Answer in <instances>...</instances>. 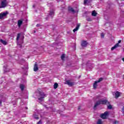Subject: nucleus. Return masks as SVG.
<instances>
[{"label": "nucleus", "mask_w": 124, "mask_h": 124, "mask_svg": "<svg viewBox=\"0 0 124 124\" xmlns=\"http://www.w3.org/2000/svg\"><path fill=\"white\" fill-rule=\"evenodd\" d=\"M108 109H112V105H110V104H108Z\"/></svg>", "instance_id": "25"}, {"label": "nucleus", "mask_w": 124, "mask_h": 124, "mask_svg": "<svg viewBox=\"0 0 124 124\" xmlns=\"http://www.w3.org/2000/svg\"><path fill=\"white\" fill-rule=\"evenodd\" d=\"M64 58H65V55L64 54H62L61 56V59L63 61V60H64Z\"/></svg>", "instance_id": "26"}, {"label": "nucleus", "mask_w": 124, "mask_h": 124, "mask_svg": "<svg viewBox=\"0 0 124 124\" xmlns=\"http://www.w3.org/2000/svg\"><path fill=\"white\" fill-rule=\"evenodd\" d=\"M96 98H100V96H96Z\"/></svg>", "instance_id": "32"}, {"label": "nucleus", "mask_w": 124, "mask_h": 124, "mask_svg": "<svg viewBox=\"0 0 124 124\" xmlns=\"http://www.w3.org/2000/svg\"><path fill=\"white\" fill-rule=\"evenodd\" d=\"M108 114H109V112L108 111H106L104 113L101 114L100 117L102 118V119H105L106 118H107Z\"/></svg>", "instance_id": "7"}, {"label": "nucleus", "mask_w": 124, "mask_h": 124, "mask_svg": "<svg viewBox=\"0 0 124 124\" xmlns=\"http://www.w3.org/2000/svg\"><path fill=\"white\" fill-rule=\"evenodd\" d=\"M66 84L70 86V87H72L74 85V82H71L70 80H68L66 81Z\"/></svg>", "instance_id": "8"}, {"label": "nucleus", "mask_w": 124, "mask_h": 124, "mask_svg": "<svg viewBox=\"0 0 124 124\" xmlns=\"http://www.w3.org/2000/svg\"><path fill=\"white\" fill-rule=\"evenodd\" d=\"M58 84L57 83H55L54 85V89H57L58 88Z\"/></svg>", "instance_id": "24"}, {"label": "nucleus", "mask_w": 124, "mask_h": 124, "mask_svg": "<svg viewBox=\"0 0 124 124\" xmlns=\"http://www.w3.org/2000/svg\"><path fill=\"white\" fill-rule=\"evenodd\" d=\"M7 1L6 0H1L0 8H5L7 6Z\"/></svg>", "instance_id": "2"}, {"label": "nucleus", "mask_w": 124, "mask_h": 124, "mask_svg": "<svg viewBox=\"0 0 124 124\" xmlns=\"http://www.w3.org/2000/svg\"><path fill=\"white\" fill-rule=\"evenodd\" d=\"M87 45H88V43H87L86 41H83L81 42L82 47H87Z\"/></svg>", "instance_id": "10"}, {"label": "nucleus", "mask_w": 124, "mask_h": 124, "mask_svg": "<svg viewBox=\"0 0 124 124\" xmlns=\"http://www.w3.org/2000/svg\"><path fill=\"white\" fill-rule=\"evenodd\" d=\"M121 42H122V40H119L118 43V45H119V44L121 43Z\"/></svg>", "instance_id": "30"}, {"label": "nucleus", "mask_w": 124, "mask_h": 124, "mask_svg": "<svg viewBox=\"0 0 124 124\" xmlns=\"http://www.w3.org/2000/svg\"><path fill=\"white\" fill-rule=\"evenodd\" d=\"M97 15V13L95 12V11H93L92 13V16L93 17H96V15Z\"/></svg>", "instance_id": "17"}, {"label": "nucleus", "mask_w": 124, "mask_h": 124, "mask_svg": "<svg viewBox=\"0 0 124 124\" xmlns=\"http://www.w3.org/2000/svg\"><path fill=\"white\" fill-rule=\"evenodd\" d=\"M49 15L50 16H54V10H52L50 12Z\"/></svg>", "instance_id": "19"}, {"label": "nucleus", "mask_w": 124, "mask_h": 124, "mask_svg": "<svg viewBox=\"0 0 124 124\" xmlns=\"http://www.w3.org/2000/svg\"><path fill=\"white\" fill-rule=\"evenodd\" d=\"M79 28H80V23H78L77 24L76 28L73 30V31L74 32H75V31H78V30H79Z\"/></svg>", "instance_id": "9"}, {"label": "nucleus", "mask_w": 124, "mask_h": 124, "mask_svg": "<svg viewBox=\"0 0 124 124\" xmlns=\"http://www.w3.org/2000/svg\"><path fill=\"white\" fill-rule=\"evenodd\" d=\"M87 21H88V22H91V21H92V18H87Z\"/></svg>", "instance_id": "28"}, {"label": "nucleus", "mask_w": 124, "mask_h": 124, "mask_svg": "<svg viewBox=\"0 0 124 124\" xmlns=\"http://www.w3.org/2000/svg\"><path fill=\"white\" fill-rule=\"evenodd\" d=\"M68 10L69 11H70V12H72V13H75V10L73 9V8L69 7Z\"/></svg>", "instance_id": "16"}, {"label": "nucleus", "mask_w": 124, "mask_h": 124, "mask_svg": "<svg viewBox=\"0 0 124 124\" xmlns=\"http://www.w3.org/2000/svg\"><path fill=\"white\" fill-rule=\"evenodd\" d=\"M21 36V34L20 33H18L17 34V37H16V40L18 41V40H19V38H20Z\"/></svg>", "instance_id": "23"}, {"label": "nucleus", "mask_w": 124, "mask_h": 124, "mask_svg": "<svg viewBox=\"0 0 124 124\" xmlns=\"http://www.w3.org/2000/svg\"><path fill=\"white\" fill-rule=\"evenodd\" d=\"M36 31H34V33H35Z\"/></svg>", "instance_id": "35"}, {"label": "nucleus", "mask_w": 124, "mask_h": 124, "mask_svg": "<svg viewBox=\"0 0 124 124\" xmlns=\"http://www.w3.org/2000/svg\"><path fill=\"white\" fill-rule=\"evenodd\" d=\"M46 20H48V18H46Z\"/></svg>", "instance_id": "37"}, {"label": "nucleus", "mask_w": 124, "mask_h": 124, "mask_svg": "<svg viewBox=\"0 0 124 124\" xmlns=\"http://www.w3.org/2000/svg\"><path fill=\"white\" fill-rule=\"evenodd\" d=\"M100 104L108 105V104H110V102H109V101L106 99L99 100L95 104L93 109H95V108H96L98 105H100Z\"/></svg>", "instance_id": "1"}, {"label": "nucleus", "mask_w": 124, "mask_h": 124, "mask_svg": "<svg viewBox=\"0 0 124 124\" xmlns=\"http://www.w3.org/2000/svg\"><path fill=\"white\" fill-rule=\"evenodd\" d=\"M0 105H1V101H0Z\"/></svg>", "instance_id": "34"}, {"label": "nucleus", "mask_w": 124, "mask_h": 124, "mask_svg": "<svg viewBox=\"0 0 124 124\" xmlns=\"http://www.w3.org/2000/svg\"><path fill=\"white\" fill-rule=\"evenodd\" d=\"M23 24V21L21 20H19L17 22V25L18 26V27L20 28L21 26H22V24Z\"/></svg>", "instance_id": "15"}, {"label": "nucleus", "mask_w": 124, "mask_h": 124, "mask_svg": "<svg viewBox=\"0 0 124 124\" xmlns=\"http://www.w3.org/2000/svg\"><path fill=\"white\" fill-rule=\"evenodd\" d=\"M102 80H103V78H99L98 80L95 81L93 84V89L95 90V89L97 88V83H100Z\"/></svg>", "instance_id": "3"}, {"label": "nucleus", "mask_w": 124, "mask_h": 124, "mask_svg": "<svg viewBox=\"0 0 124 124\" xmlns=\"http://www.w3.org/2000/svg\"><path fill=\"white\" fill-rule=\"evenodd\" d=\"M24 38H25V37L24 36H22L21 38H20V40H21V42H17V45L18 46V47H19V48H22V44H23V42H24Z\"/></svg>", "instance_id": "5"}, {"label": "nucleus", "mask_w": 124, "mask_h": 124, "mask_svg": "<svg viewBox=\"0 0 124 124\" xmlns=\"http://www.w3.org/2000/svg\"><path fill=\"white\" fill-rule=\"evenodd\" d=\"M115 98H118L121 95V93L119 92V91H117L115 93Z\"/></svg>", "instance_id": "13"}, {"label": "nucleus", "mask_w": 124, "mask_h": 124, "mask_svg": "<svg viewBox=\"0 0 124 124\" xmlns=\"http://www.w3.org/2000/svg\"><path fill=\"white\" fill-rule=\"evenodd\" d=\"M4 71L5 72H7V71H8L7 70H6L5 69H4Z\"/></svg>", "instance_id": "33"}, {"label": "nucleus", "mask_w": 124, "mask_h": 124, "mask_svg": "<svg viewBox=\"0 0 124 124\" xmlns=\"http://www.w3.org/2000/svg\"><path fill=\"white\" fill-rule=\"evenodd\" d=\"M91 2V0H84V4H87V3H90Z\"/></svg>", "instance_id": "18"}, {"label": "nucleus", "mask_w": 124, "mask_h": 124, "mask_svg": "<svg viewBox=\"0 0 124 124\" xmlns=\"http://www.w3.org/2000/svg\"><path fill=\"white\" fill-rule=\"evenodd\" d=\"M119 46V43H117L115 45V46L111 47V51H113L114 49H117L118 47Z\"/></svg>", "instance_id": "14"}, {"label": "nucleus", "mask_w": 124, "mask_h": 124, "mask_svg": "<svg viewBox=\"0 0 124 124\" xmlns=\"http://www.w3.org/2000/svg\"><path fill=\"white\" fill-rule=\"evenodd\" d=\"M101 37H102V38H104V33H101Z\"/></svg>", "instance_id": "27"}, {"label": "nucleus", "mask_w": 124, "mask_h": 124, "mask_svg": "<svg viewBox=\"0 0 124 124\" xmlns=\"http://www.w3.org/2000/svg\"><path fill=\"white\" fill-rule=\"evenodd\" d=\"M0 42L3 44V45H7V42L2 40V39H0Z\"/></svg>", "instance_id": "12"}, {"label": "nucleus", "mask_w": 124, "mask_h": 124, "mask_svg": "<svg viewBox=\"0 0 124 124\" xmlns=\"http://www.w3.org/2000/svg\"><path fill=\"white\" fill-rule=\"evenodd\" d=\"M114 124H119V121H115L113 122Z\"/></svg>", "instance_id": "29"}, {"label": "nucleus", "mask_w": 124, "mask_h": 124, "mask_svg": "<svg viewBox=\"0 0 124 124\" xmlns=\"http://www.w3.org/2000/svg\"><path fill=\"white\" fill-rule=\"evenodd\" d=\"M97 124H102V121L101 119H98V122H97Z\"/></svg>", "instance_id": "22"}, {"label": "nucleus", "mask_w": 124, "mask_h": 124, "mask_svg": "<svg viewBox=\"0 0 124 124\" xmlns=\"http://www.w3.org/2000/svg\"><path fill=\"white\" fill-rule=\"evenodd\" d=\"M20 88L21 91H24V89L25 88V86H24V85L21 84Z\"/></svg>", "instance_id": "20"}, {"label": "nucleus", "mask_w": 124, "mask_h": 124, "mask_svg": "<svg viewBox=\"0 0 124 124\" xmlns=\"http://www.w3.org/2000/svg\"><path fill=\"white\" fill-rule=\"evenodd\" d=\"M39 95L40 97L38 98V100L40 101H43V99L44 97H45V96H46V94H45V93H44L43 92H40Z\"/></svg>", "instance_id": "4"}, {"label": "nucleus", "mask_w": 124, "mask_h": 124, "mask_svg": "<svg viewBox=\"0 0 124 124\" xmlns=\"http://www.w3.org/2000/svg\"><path fill=\"white\" fill-rule=\"evenodd\" d=\"M33 70L35 72L38 71V66H37V63L35 62L34 65Z\"/></svg>", "instance_id": "11"}, {"label": "nucleus", "mask_w": 124, "mask_h": 124, "mask_svg": "<svg viewBox=\"0 0 124 124\" xmlns=\"http://www.w3.org/2000/svg\"><path fill=\"white\" fill-rule=\"evenodd\" d=\"M40 25H39V24H37L36 25V27H40Z\"/></svg>", "instance_id": "31"}, {"label": "nucleus", "mask_w": 124, "mask_h": 124, "mask_svg": "<svg viewBox=\"0 0 124 124\" xmlns=\"http://www.w3.org/2000/svg\"><path fill=\"white\" fill-rule=\"evenodd\" d=\"M33 117L34 119H36V120H38L39 119L38 116L36 114H33Z\"/></svg>", "instance_id": "21"}, {"label": "nucleus", "mask_w": 124, "mask_h": 124, "mask_svg": "<svg viewBox=\"0 0 124 124\" xmlns=\"http://www.w3.org/2000/svg\"><path fill=\"white\" fill-rule=\"evenodd\" d=\"M8 14V12L6 11L5 12L1 13L0 14V20L3 19L4 17H6Z\"/></svg>", "instance_id": "6"}, {"label": "nucleus", "mask_w": 124, "mask_h": 124, "mask_svg": "<svg viewBox=\"0 0 124 124\" xmlns=\"http://www.w3.org/2000/svg\"><path fill=\"white\" fill-rule=\"evenodd\" d=\"M78 110H80V108H78Z\"/></svg>", "instance_id": "36"}]
</instances>
